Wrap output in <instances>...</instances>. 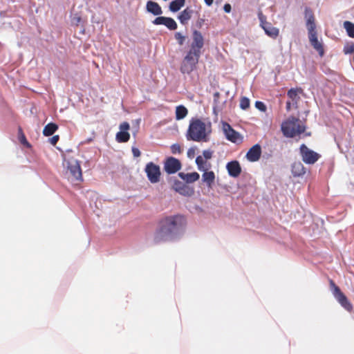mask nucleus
<instances>
[{"instance_id": "f8f14e48", "label": "nucleus", "mask_w": 354, "mask_h": 354, "mask_svg": "<svg viewBox=\"0 0 354 354\" xmlns=\"http://www.w3.org/2000/svg\"><path fill=\"white\" fill-rule=\"evenodd\" d=\"M172 189L180 194V195L185 196H191L194 193V189L193 187H189L187 184L178 180H175L174 181V184L172 185Z\"/></svg>"}, {"instance_id": "7c9ffc66", "label": "nucleus", "mask_w": 354, "mask_h": 354, "mask_svg": "<svg viewBox=\"0 0 354 354\" xmlns=\"http://www.w3.org/2000/svg\"><path fill=\"white\" fill-rule=\"evenodd\" d=\"M298 92H302V89L301 88H291L290 89H289L287 92V95L289 98H290L291 100H294L297 98V95H298Z\"/></svg>"}, {"instance_id": "4be33fe9", "label": "nucleus", "mask_w": 354, "mask_h": 354, "mask_svg": "<svg viewBox=\"0 0 354 354\" xmlns=\"http://www.w3.org/2000/svg\"><path fill=\"white\" fill-rule=\"evenodd\" d=\"M204 173L202 175V181L207 185L209 188H212V185L214 184L215 175L213 171H208L207 170L203 171Z\"/></svg>"}, {"instance_id": "a878e982", "label": "nucleus", "mask_w": 354, "mask_h": 354, "mask_svg": "<svg viewBox=\"0 0 354 354\" xmlns=\"http://www.w3.org/2000/svg\"><path fill=\"white\" fill-rule=\"evenodd\" d=\"M188 113L187 108L183 105H179L176 108V120H182L186 117Z\"/></svg>"}, {"instance_id": "72a5a7b5", "label": "nucleus", "mask_w": 354, "mask_h": 354, "mask_svg": "<svg viewBox=\"0 0 354 354\" xmlns=\"http://www.w3.org/2000/svg\"><path fill=\"white\" fill-rule=\"evenodd\" d=\"M255 107L262 112H266L267 110V106L266 104L261 101H256L255 102Z\"/></svg>"}, {"instance_id": "1a4fd4ad", "label": "nucleus", "mask_w": 354, "mask_h": 354, "mask_svg": "<svg viewBox=\"0 0 354 354\" xmlns=\"http://www.w3.org/2000/svg\"><path fill=\"white\" fill-rule=\"evenodd\" d=\"M258 17L260 21V25H261V28L263 29V30L265 31V33L268 36H269L273 39L276 38L279 35V29L273 26L271 23L268 22L266 21V16L261 12H259Z\"/></svg>"}, {"instance_id": "7ed1b4c3", "label": "nucleus", "mask_w": 354, "mask_h": 354, "mask_svg": "<svg viewBox=\"0 0 354 354\" xmlns=\"http://www.w3.org/2000/svg\"><path fill=\"white\" fill-rule=\"evenodd\" d=\"M211 133V123L205 122L201 119L192 118L189 122L186 134L188 140L194 142H207Z\"/></svg>"}, {"instance_id": "f257e3e1", "label": "nucleus", "mask_w": 354, "mask_h": 354, "mask_svg": "<svg viewBox=\"0 0 354 354\" xmlns=\"http://www.w3.org/2000/svg\"><path fill=\"white\" fill-rule=\"evenodd\" d=\"M186 225L185 218L180 214L165 216L158 221L153 235L156 244L176 239Z\"/></svg>"}, {"instance_id": "412c9836", "label": "nucleus", "mask_w": 354, "mask_h": 354, "mask_svg": "<svg viewBox=\"0 0 354 354\" xmlns=\"http://www.w3.org/2000/svg\"><path fill=\"white\" fill-rule=\"evenodd\" d=\"M147 10L154 15H160L162 13V10L160 5L154 1H148L146 5Z\"/></svg>"}, {"instance_id": "f704fd0d", "label": "nucleus", "mask_w": 354, "mask_h": 354, "mask_svg": "<svg viewBox=\"0 0 354 354\" xmlns=\"http://www.w3.org/2000/svg\"><path fill=\"white\" fill-rule=\"evenodd\" d=\"M343 51L346 55L353 53L354 52V44L345 45Z\"/></svg>"}, {"instance_id": "b1692460", "label": "nucleus", "mask_w": 354, "mask_h": 354, "mask_svg": "<svg viewBox=\"0 0 354 354\" xmlns=\"http://www.w3.org/2000/svg\"><path fill=\"white\" fill-rule=\"evenodd\" d=\"M57 129V124L53 122H50L44 127L43 129V134L45 136H52Z\"/></svg>"}, {"instance_id": "ea45409f", "label": "nucleus", "mask_w": 354, "mask_h": 354, "mask_svg": "<svg viewBox=\"0 0 354 354\" xmlns=\"http://www.w3.org/2000/svg\"><path fill=\"white\" fill-rule=\"evenodd\" d=\"M223 10L227 12V13H230L232 10V6L230 3H225L223 6Z\"/></svg>"}, {"instance_id": "cd10ccee", "label": "nucleus", "mask_w": 354, "mask_h": 354, "mask_svg": "<svg viewBox=\"0 0 354 354\" xmlns=\"http://www.w3.org/2000/svg\"><path fill=\"white\" fill-rule=\"evenodd\" d=\"M219 98H220V93L218 92H216L214 94V106H213V112L216 115V118H217L218 113L219 112Z\"/></svg>"}, {"instance_id": "9b49d317", "label": "nucleus", "mask_w": 354, "mask_h": 354, "mask_svg": "<svg viewBox=\"0 0 354 354\" xmlns=\"http://www.w3.org/2000/svg\"><path fill=\"white\" fill-rule=\"evenodd\" d=\"M181 167L180 160L174 157L167 158L164 162V169L168 174L176 173L181 169Z\"/></svg>"}, {"instance_id": "37998d69", "label": "nucleus", "mask_w": 354, "mask_h": 354, "mask_svg": "<svg viewBox=\"0 0 354 354\" xmlns=\"http://www.w3.org/2000/svg\"><path fill=\"white\" fill-rule=\"evenodd\" d=\"M75 24L77 25L78 23H80L81 21V17H78V16H75L73 17V19Z\"/></svg>"}, {"instance_id": "6ab92c4d", "label": "nucleus", "mask_w": 354, "mask_h": 354, "mask_svg": "<svg viewBox=\"0 0 354 354\" xmlns=\"http://www.w3.org/2000/svg\"><path fill=\"white\" fill-rule=\"evenodd\" d=\"M291 171L294 177H301L305 174L306 168L301 162H295L292 164Z\"/></svg>"}, {"instance_id": "39448f33", "label": "nucleus", "mask_w": 354, "mask_h": 354, "mask_svg": "<svg viewBox=\"0 0 354 354\" xmlns=\"http://www.w3.org/2000/svg\"><path fill=\"white\" fill-rule=\"evenodd\" d=\"M223 133L226 139L234 144L240 145L243 141V136L234 130L227 122L223 121Z\"/></svg>"}, {"instance_id": "2f4dec72", "label": "nucleus", "mask_w": 354, "mask_h": 354, "mask_svg": "<svg viewBox=\"0 0 354 354\" xmlns=\"http://www.w3.org/2000/svg\"><path fill=\"white\" fill-rule=\"evenodd\" d=\"M250 105V99L248 97H242L240 101V108L243 110H247Z\"/></svg>"}, {"instance_id": "c03bdc74", "label": "nucleus", "mask_w": 354, "mask_h": 354, "mask_svg": "<svg viewBox=\"0 0 354 354\" xmlns=\"http://www.w3.org/2000/svg\"><path fill=\"white\" fill-rule=\"evenodd\" d=\"M286 107L287 111H289L290 109V108H291V102H290V101H287L286 102Z\"/></svg>"}, {"instance_id": "9d476101", "label": "nucleus", "mask_w": 354, "mask_h": 354, "mask_svg": "<svg viewBox=\"0 0 354 354\" xmlns=\"http://www.w3.org/2000/svg\"><path fill=\"white\" fill-rule=\"evenodd\" d=\"M67 169L71 174V180H82V174L80 162L77 160H71L67 162Z\"/></svg>"}, {"instance_id": "473e14b6", "label": "nucleus", "mask_w": 354, "mask_h": 354, "mask_svg": "<svg viewBox=\"0 0 354 354\" xmlns=\"http://www.w3.org/2000/svg\"><path fill=\"white\" fill-rule=\"evenodd\" d=\"M306 127L304 124H300L298 122H297L296 128H295V136H299L301 133H304L306 131Z\"/></svg>"}, {"instance_id": "bb28decb", "label": "nucleus", "mask_w": 354, "mask_h": 354, "mask_svg": "<svg viewBox=\"0 0 354 354\" xmlns=\"http://www.w3.org/2000/svg\"><path fill=\"white\" fill-rule=\"evenodd\" d=\"M343 25L348 36L349 37L354 38V23L349 21H345Z\"/></svg>"}, {"instance_id": "423d86ee", "label": "nucleus", "mask_w": 354, "mask_h": 354, "mask_svg": "<svg viewBox=\"0 0 354 354\" xmlns=\"http://www.w3.org/2000/svg\"><path fill=\"white\" fill-rule=\"evenodd\" d=\"M299 150L303 162L307 165H313L321 158L319 153L309 149L305 144L301 145Z\"/></svg>"}, {"instance_id": "a211bd4d", "label": "nucleus", "mask_w": 354, "mask_h": 354, "mask_svg": "<svg viewBox=\"0 0 354 354\" xmlns=\"http://www.w3.org/2000/svg\"><path fill=\"white\" fill-rule=\"evenodd\" d=\"M309 41L313 48L319 53L320 56H322L324 53L323 45L318 41L317 32L308 34Z\"/></svg>"}, {"instance_id": "5701e85b", "label": "nucleus", "mask_w": 354, "mask_h": 354, "mask_svg": "<svg viewBox=\"0 0 354 354\" xmlns=\"http://www.w3.org/2000/svg\"><path fill=\"white\" fill-rule=\"evenodd\" d=\"M192 14L193 10L190 7H187L180 13L178 18L182 24L185 25L192 18Z\"/></svg>"}, {"instance_id": "dca6fc26", "label": "nucleus", "mask_w": 354, "mask_h": 354, "mask_svg": "<svg viewBox=\"0 0 354 354\" xmlns=\"http://www.w3.org/2000/svg\"><path fill=\"white\" fill-rule=\"evenodd\" d=\"M153 24L154 25H164L171 30H174L178 27L174 19L167 17H158L153 21Z\"/></svg>"}, {"instance_id": "c756f323", "label": "nucleus", "mask_w": 354, "mask_h": 354, "mask_svg": "<svg viewBox=\"0 0 354 354\" xmlns=\"http://www.w3.org/2000/svg\"><path fill=\"white\" fill-rule=\"evenodd\" d=\"M19 140L23 145L28 148L31 147L30 144L28 142L21 127L19 128Z\"/></svg>"}, {"instance_id": "20e7f679", "label": "nucleus", "mask_w": 354, "mask_h": 354, "mask_svg": "<svg viewBox=\"0 0 354 354\" xmlns=\"http://www.w3.org/2000/svg\"><path fill=\"white\" fill-rule=\"evenodd\" d=\"M330 288L335 299L339 304L347 311L351 312L353 310V305L348 301L346 296L342 292L339 286L332 280H329Z\"/></svg>"}, {"instance_id": "6e6552de", "label": "nucleus", "mask_w": 354, "mask_h": 354, "mask_svg": "<svg viewBox=\"0 0 354 354\" xmlns=\"http://www.w3.org/2000/svg\"><path fill=\"white\" fill-rule=\"evenodd\" d=\"M145 171L150 183L154 184L160 181L161 171L158 165L152 162H148L145 166Z\"/></svg>"}, {"instance_id": "a18cd8bd", "label": "nucleus", "mask_w": 354, "mask_h": 354, "mask_svg": "<svg viewBox=\"0 0 354 354\" xmlns=\"http://www.w3.org/2000/svg\"><path fill=\"white\" fill-rule=\"evenodd\" d=\"M205 3L209 6L213 3L214 0H204Z\"/></svg>"}, {"instance_id": "49530a36", "label": "nucleus", "mask_w": 354, "mask_h": 354, "mask_svg": "<svg viewBox=\"0 0 354 354\" xmlns=\"http://www.w3.org/2000/svg\"><path fill=\"white\" fill-rule=\"evenodd\" d=\"M311 132H305V136H310Z\"/></svg>"}, {"instance_id": "4468645a", "label": "nucleus", "mask_w": 354, "mask_h": 354, "mask_svg": "<svg viewBox=\"0 0 354 354\" xmlns=\"http://www.w3.org/2000/svg\"><path fill=\"white\" fill-rule=\"evenodd\" d=\"M120 131L116 133L115 139L118 142H127L130 139V134L128 131L130 125L127 122H123L120 124Z\"/></svg>"}, {"instance_id": "f03ea898", "label": "nucleus", "mask_w": 354, "mask_h": 354, "mask_svg": "<svg viewBox=\"0 0 354 354\" xmlns=\"http://www.w3.org/2000/svg\"><path fill=\"white\" fill-rule=\"evenodd\" d=\"M203 46L204 39L202 34L198 30H194L190 48L181 63V73L189 74L196 68Z\"/></svg>"}, {"instance_id": "4c0bfd02", "label": "nucleus", "mask_w": 354, "mask_h": 354, "mask_svg": "<svg viewBox=\"0 0 354 354\" xmlns=\"http://www.w3.org/2000/svg\"><path fill=\"white\" fill-rule=\"evenodd\" d=\"M131 151L134 157L138 158L140 156L141 152L138 148L133 147H132Z\"/></svg>"}, {"instance_id": "2eb2a0df", "label": "nucleus", "mask_w": 354, "mask_h": 354, "mask_svg": "<svg viewBox=\"0 0 354 354\" xmlns=\"http://www.w3.org/2000/svg\"><path fill=\"white\" fill-rule=\"evenodd\" d=\"M261 146L259 143H257L249 149L246 153L245 157L250 162H257L261 158Z\"/></svg>"}, {"instance_id": "0eeeda50", "label": "nucleus", "mask_w": 354, "mask_h": 354, "mask_svg": "<svg viewBox=\"0 0 354 354\" xmlns=\"http://www.w3.org/2000/svg\"><path fill=\"white\" fill-rule=\"evenodd\" d=\"M299 121V118L291 116L288 120L282 122L281 129L285 137L289 138L295 137L296 124Z\"/></svg>"}, {"instance_id": "c85d7f7f", "label": "nucleus", "mask_w": 354, "mask_h": 354, "mask_svg": "<svg viewBox=\"0 0 354 354\" xmlns=\"http://www.w3.org/2000/svg\"><path fill=\"white\" fill-rule=\"evenodd\" d=\"M196 163L198 168L200 171L207 170V168L205 167L206 162L201 156H198L196 158Z\"/></svg>"}, {"instance_id": "f3484780", "label": "nucleus", "mask_w": 354, "mask_h": 354, "mask_svg": "<svg viewBox=\"0 0 354 354\" xmlns=\"http://www.w3.org/2000/svg\"><path fill=\"white\" fill-rule=\"evenodd\" d=\"M225 167L230 177L237 178L241 173V167L239 162L236 160L228 162Z\"/></svg>"}, {"instance_id": "e433bc0d", "label": "nucleus", "mask_w": 354, "mask_h": 354, "mask_svg": "<svg viewBox=\"0 0 354 354\" xmlns=\"http://www.w3.org/2000/svg\"><path fill=\"white\" fill-rule=\"evenodd\" d=\"M175 38L180 45H183L185 40V37L180 32H176Z\"/></svg>"}, {"instance_id": "ddd939ff", "label": "nucleus", "mask_w": 354, "mask_h": 354, "mask_svg": "<svg viewBox=\"0 0 354 354\" xmlns=\"http://www.w3.org/2000/svg\"><path fill=\"white\" fill-rule=\"evenodd\" d=\"M304 17L306 19V24L308 31V34L317 32L315 16L310 8L305 7Z\"/></svg>"}, {"instance_id": "c9c22d12", "label": "nucleus", "mask_w": 354, "mask_h": 354, "mask_svg": "<svg viewBox=\"0 0 354 354\" xmlns=\"http://www.w3.org/2000/svg\"><path fill=\"white\" fill-rule=\"evenodd\" d=\"M171 151L174 154L180 153L182 152L181 147L178 144H174L171 146Z\"/></svg>"}, {"instance_id": "393cba45", "label": "nucleus", "mask_w": 354, "mask_h": 354, "mask_svg": "<svg viewBox=\"0 0 354 354\" xmlns=\"http://www.w3.org/2000/svg\"><path fill=\"white\" fill-rule=\"evenodd\" d=\"M185 0H174L169 3V10L171 12H177L185 5Z\"/></svg>"}, {"instance_id": "a19ab883", "label": "nucleus", "mask_w": 354, "mask_h": 354, "mask_svg": "<svg viewBox=\"0 0 354 354\" xmlns=\"http://www.w3.org/2000/svg\"><path fill=\"white\" fill-rule=\"evenodd\" d=\"M203 154L204 158L205 159H209L212 157V152L210 151H208V150L204 151Z\"/></svg>"}, {"instance_id": "aec40b11", "label": "nucleus", "mask_w": 354, "mask_h": 354, "mask_svg": "<svg viewBox=\"0 0 354 354\" xmlns=\"http://www.w3.org/2000/svg\"><path fill=\"white\" fill-rule=\"evenodd\" d=\"M178 176L187 183H192L198 180L200 178L199 174L194 171L192 173L185 174L183 172H179Z\"/></svg>"}, {"instance_id": "58836bf2", "label": "nucleus", "mask_w": 354, "mask_h": 354, "mask_svg": "<svg viewBox=\"0 0 354 354\" xmlns=\"http://www.w3.org/2000/svg\"><path fill=\"white\" fill-rule=\"evenodd\" d=\"M59 137L58 135L54 136L49 139L50 143L53 145H55L58 142Z\"/></svg>"}, {"instance_id": "79ce46f5", "label": "nucleus", "mask_w": 354, "mask_h": 354, "mask_svg": "<svg viewBox=\"0 0 354 354\" xmlns=\"http://www.w3.org/2000/svg\"><path fill=\"white\" fill-rule=\"evenodd\" d=\"M204 21L205 20L203 19H199L196 23L197 26L201 28L202 25L204 24Z\"/></svg>"}]
</instances>
